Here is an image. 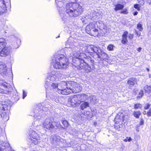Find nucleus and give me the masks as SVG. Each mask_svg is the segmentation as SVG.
<instances>
[{"mask_svg": "<svg viewBox=\"0 0 151 151\" xmlns=\"http://www.w3.org/2000/svg\"><path fill=\"white\" fill-rule=\"evenodd\" d=\"M6 149V148L5 147V146H2L0 147V151H5Z\"/></svg>", "mask_w": 151, "mask_h": 151, "instance_id": "43", "label": "nucleus"}, {"mask_svg": "<svg viewBox=\"0 0 151 151\" xmlns=\"http://www.w3.org/2000/svg\"><path fill=\"white\" fill-rule=\"evenodd\" d=\"M136 80L134 78H130L128 79L127 83L129 85L133 86L136 83Z\"/></svg>", "mask_w": 151, "mask_h": 151, "instance_id": "26", "label": "nucleus"}, {"mask_svg": "<svg viewBox=\"0 0 151 151\" xmlns=\"http://www.w3.org/2000/svg\"><path fill=\"white\" fill-rule=\"evenodd\" d=\"M6 44L4 38H0V56L6 57L8 55L10 52V49L5 47Z\"/></svg>", "mask_w": 151, "mask_h": 151, "instance_id": "7", "label": "nucleus"}, {"mask_svg": "<svg viewBox=\"0 0 151 151\" xmlns=\"http://www.w3.org/2000/svg\"><path fill=\"white\" fill-rule=\"evenodd\" d=\"M90 98L92 102H95L96 101V97L95 96H91L90 97Z\"/></svg>", "mask_w": 151, "mask_h": 151, "instance_id": "36", "label": "nucleus"}, {"mask_svg": "<svg viewBox=\"0 0 151 151\" xmlns=\"http://www.w3.org/2000/svg\"><path fill=\"white\" fill-rule=\"evenodd\" d=\"M134 7L137 9L138 11H139L140 10V7L139 5L138 4H135L134 5Z\"/></svg>", "mask_w": 151, "mask_h": 151, "instance_id": "39", "label": "nucleus"}, {"mask_svg": "<svg viewBox=\"0 0 151 151\" xmlns=\"http://www.w3.org/2000/svg\"><path fill=\"white\" fill-rule=\"evenodd\" d=\"M56 127L58 128H60L62 127V126L60 125V122L57 123V124L56 125Z\"/></svg>", "mask_w": 151, "mask_h": 151, "instance_id": "50", "label": "nucleus"}, {"mask_svg": "<svg viewBox=\"0 0 151 151\" xmlns=\"http://www.w3.org/2000/svg\"><path fill=\"white\" fill-rule=\"evenodd\" d=\"M38 113H39V114H40V111H38Z\"/></svg>", "mask_w": 151, "mask_h": 151, "instance_id": "58", "label": "nucleus"}, {"mask_svg": "<svg viewBox=\"0 0 151 151\" xmlns=\"http://www.w3.org/2000/svg\"><path fill=\"white\" fill-rule=\"evenodd\" d=\"M97 58L101 60H106L108 59V56L107 54L105 53L102 50L99 55H97Z\"/></svg>", "mask_w": 151, "mask_h": 151, "instance_id": "20", "label": "nucleus"}, {"mask_svg": "<svg viewBox=\"0 0 151 151\" xmlns=\"http://www.w3.org/2000/svg\"><path fill=\"white\" fill-rule=\"evenodd\" d=\"M23 99H24V98L27 96V93L25 92V91H23Z\"/></svg>", "mask_w": 151, "mask_h": 151, "instance_id": "48", "label": "nucleus"}, {"mask_svg": "<svg viewBox=\"0 0 151 151\" xmlns=\"http://www.w3.org/2000/svg\"><path fill=\"white\" fill-rule=\"evenodd\" d=\"M102 50L100 47L94 46L93 52L92 53L94 55L93 56V57L94 58L97 59V55H99Z\"/></svg>", "mask_w": 151, "mask_h": 151, "instance_id": "19", "label": "nucleus"}, {"mask_svg": "<svg viewBox=\"0 0 151 151\" xmlns=\"http://www.w3.org/2000/svg\"><path fill=\"white\" fill-rule=\"evenodd\" d=\"M151 105L149 104H146L144 106V109H148L150 106Z\"/></svg>", "mask_w": 151, "mask_h": 151, "instance_id": "42", "label": "nucleus"}, {"mask_svg": "<svg viewBox=\"0 0 151 151\" xmlns=\"http://www.w3.org/2000/svg\"><path fill=\"white\" fill-rule=\"evenodd\" d=\"M68 85L70 84H67L65 82H61L59 83H52L51 84V87L52 89H50V90L52 91L57 92L58 93L62 95H68L70 94V92L68 91L69 87Z\"/></svg>", "mask_w": 151, "mask_h": 151, "instance_id": "3", "label": "nucleus"}, {"mask_svg": "<svg viewBox=\"0 0 151 151\" xmlns=\"http://www.w3.org/2000/svg\"><path fill=\"white\" fill-rule=\"evenodd\" d=\"M143 124H144V123H143V120H142V119L140 121V124L141 125H143Z\"/></svg>", "mask_w": 151, "mask_h": 151, "instance_id": "51", "label": "nucleus"}, {"mask_svg": "<svg viewBox=\"0 0 151 151\" xmlns=\"http://www.w3.org/2000/svg\"><path fill=\"white\" fill-rule=\"evenodd\" d=\"M142 26V24L140 23H139L137 24V28L141 32L142 31L143 29Z\"/></svg>", "mask_w": 151, "mask_h": 151, "instance_id": "34", "label": "nucleus"}, {"mask_svg": "<svg viewBox=\"0 0 151 151\" xmlns=\"http://www.w3.org/2000/svg\"><path fill=\"white\" fill-rule=\"evenodd\" d=\"M125 116L122 113L118 114L116 117V119H119L123 122L126 121L125 119Z\"/></svg>", "mask_w": 151, "mask_h": 151, "instance_id": "25", "label": "nucleus"}, {"mask_svg": "<svg viewBox=\"0 0 151 151\" xmlns=\"http://www.w3.org/2000/svg\"><path fill=\"white\" fill-rule=\"evenodd\" d=\"M66 11L70 17H77L83 13V8L78 3H71L66 4Z\"/></svg>", "mask_w": 151, "mask_h": 151, "instance_id": "2", "label": "nucleus"}, {"mask_svg": "<svg viewBox=\"0 0 151 151\" xmlns=\"http://www.w3.org/2000/svg\"><path fill=\"white\" fill-rule=\"evenodd\" d=\"M121 13L124 14H127L128 13V12H127V10H123L122 11H121Z\"/></svg>", "mask_w": 151, "mask_h": 151, "instance_id": "45", "label": "nucleus"}, {"mask_svg": "<svg viewBox=\"0 0 151 151\" xmlns=\"http://www.w3.org/2000/svg\"><path fill=\"white\" fill-rule=\"evenodd\" d=\"M50 139L52 140L53 141V142H55V140H56V138H51V137H50Z\"/></svg>", "mask_w": 151, "mask_h": 151, "instance_id": "53", "label": "nucleus"}, {"mask_svg": "<svg viewBox=\"0 0 151 151\" xmlns=\"http://www.w3.org/2000/svg\"><path fill=\"white\" fill-rule=\"evenodd\" d=\"M134 14V16H135L137 15L138 14V12H134V13H133Z\"/></svg>", "mask_w": 151, "mask_h": 151, "instance_id": "54", "label": "nucleus"}, {"mask_svg": "<svg viewBox=\"0 0 151 151\" xmlns=\"http://www.w3.org/2000/svg\"><path fill=\"white\" fill-rule=\"evenodd\" d=\"M142 105L139 104H136L135 105L134 109H138L142 107Z\"/></svg>", "mask_w": 151, "mask_h": 151, "instance_id": "38", "label": "nucleus"}, {"mask_svg": "<svg viewBox=\"0 0 151 151\" xmlns=\"http://www.w3.org/2000/svg\"><path fill=\"white\" fill-rule=\"evenodd\" d=\"M74 58L73 60V64L77 68H80V64L81 63H88L91 62V58L87 56L85 54L83 53H80L79 55L76 53L74 55Z\"/></svg>", "mask_w": 151, "mask_h": 151, "instance_id": "4", "label": "nucleus"}, {"mask_svg": "<svg viewBox=\"0 0 151 151\" xmlns=\"http://www.w3.org/2000/svg\"><path fill=\"white\" fill-rule=\"evenodd\" d=\"M80 68H77L78 69L81 70L82 69H84L85 71L87 72H90L94 68V66L93 65H91V66L88 65V63H81L80 64V65H79Z\"/></svg>", "mask_w": 151, "mask_h": 151, "instance_id": "15", "label": "nucleus"}, {"mask_svg": "<svg viewBox=\"0 0 151 151\" xmlns=\"http://www.w3.org/2000/svg\"><path fill=\"white\" fill-rule=\"evenodd\" d=\"M89 107V103L87 102H83L81 104L80 108L82 110H83L88 107Z\"/></svg>", "mask_w": 151, "mask_h": 151, "instance_id": "27", "label": "nucleus"}, {"mask_svg": "<svg viewBox=\"0 0 151 151\" xmlns=\"http://www.w3.org/2000/svg\"><path fill=\"white\" fill-rule=\"evenodd\" d=\"M12 89V88L9 83L4 81H0V93L9 94Z\"/></svg>", "mask_w": 151, "mask_h": 151, "instance_id": "9", "label": "nucleus"}, {"mask_svg": "<svg viewBox=\"0 0 151 151\" xmlns=\"http://www.w3.org/2000/svg\"><path fill=\"white\" fill-rule=\"evenodd\" d=\"M133 114L135 117L138 118L141 114V113L139 111H134L133 113Z\"/></svg>", "mask_w": 151, "mask_h": 151, "instance_id": "32", "label": "nucleus"}, {"mask_svg": "<svg viewBox=\"0 0 151 151\" xmlns=\"http://www.w3.org/2000/svg\"><path fill=\"white\" fill-rule=\"evenodd\" d=\"M7 70L6 66L3 63L0 65V73H2L4 74H6Z\"/></svg>", "mask_w": 151, "mask_h": 151, "instance_id": "24", "label": "nucleus"}, {"mask_svg": "<svg viewBox=\"0 0 151 151\" xmlns=\"http://www.w3.org/2000/svg\"><path fill=\"white\" fill-rule=\"evenodd\" d=\"M141 49H142V48H141V47H139V48L138 49H137V51H138L139 52H140V51H141Z\"/></svg>", "mask_w": 151, "mask_h": 151, "instance_id": "52", "label": "nucleus"}, {"mask_svg": "<svg viewBox=\"0 0 151 151\" xmlns=\"http://www.w3.org/2000/svg\"><path fill=\"white\" fill-rule=\"evenodd\" d=\"M134 37V35L132 34H129L128 36V38L129 39L132 40L133 39Z\"/></svg>", "mask_w": 151, "mask_h": 151, "instance_id": "46", "label": "nucleus"}, {"mask_svg": "<svg viewBox=\"0 0 151 151\" xmlns=\"http://www.w3.org/2000/svg\"><path fill=\"white\" fill-rule=\"evenodd\" d=\"M68 59L63 54H59L52 58L51 63L56 69H65L68 67Z\"/></svg>", "mask_w": 151, "mask_h": 151, "instance_id": "1", "label": "nucleus"}, {"mask_svg": "<svg viewBox=\"0 0 151 151\" xmlns=\"http://www.w3.org/2000/svg\"><path fill=\"white\" fill-rule=\"evenodd\" d=\"M4 0H0V15L6 12V7Z\"/></svg>", "mask_w": 151, "mask_h": 151, "instance_id": "16", "label": "nucleus"}, {"mask_svg": "<svg viewBox=\"0 0 151 151\" xmlns=\"http://www.w3.org/2000/svg\"><path fill=\"white\" fill-rule=\"evenodd\" d=\"M1 127H0V132H1Z\"/></svg>", "mask_w": 151, "mask_h": 151, "instance_id": "57", "label": "nucleus"}, {"mask_svg": "<svg viewBox=\"0 0 151 151\" xmlns=\"http://www.w3.org/2000/svg\"><path fill=\"white\" fill-rule=\"evenodd\" d=\"M94 46L92 45H87V46L84 48V49L85 51L88 53H92Z\"/></svg>", "mask_w": 151, "mask_h": 151, "instance_id": "22", "label": "nucleus"}, {"mask_svg": "<svg viewBox=\"0 0 151 151\" xmlns=\"http://www.w3.org/2000/svg\"><path fill=\"white\" fill-rule=\"evenodd\" d=\"M51 138H56V140H55V142H58L60 141L61 138L59 136H56L55 135H53L51 136Z\"/></svg>", "mask_w": 151, "mask_h": 151, "instance_id": "33", "label": "nucleus"}, {"mask_svg": "<svg viewBox=\"0 0 151 151\" xmlns=\"http://www.w3.org/2000/svg\"><path fill=\"white\" fill-rule=\"evenodd\" d=\"M146 69H147V70L148 72H149V68H146Z\"/></svg>", "mask_w": 151, "mask_h": 151, "instance_id": "55", "label": "nucleus"}, {"mask_svg": "<svg viewBox=\"0 0 151 151\" xmlns=\"http://www.w3.org/2000/svg\"><path fill=\"white\" fill-rule=\"evenodd\" d=\"M96 24L95 22L91 23L86 28V31L88 34L94 37L97 36L99 33L98 30L95 27Z\"/></svg>", "mask_w": 151, "mask_h": 151, "instance_id": "8", "label": "nucleus"}, {"mask_svg": "<svg viewBox=\"0 0 151 151\" xmlns=\"http://www.w3.org/2000/svg\"><path fill=\"white\" fill-rule=\"evenodd\" d=\"M5 151H14V150L12 149L11 147L9 146V147H6Z\"/></svg>", "mask_w": 151, "mask_h": 151, "instance_id": "44", "label": "nucleus"}, {"mask_svg": "<svg viewBox=\"0 0 151 151\" xmlns=\"http://www.w3.org/2000/svg\"><path fill=\"white\" fill-rule=\"evenodd\" d=\"M35 113H37V114H38V113H37V110H36L35 111Z\"/></svg>", "mask_w": 151, "mask_h": 151, "instance_id": "56", "label": "nucleus"}, {"mask_svg": "<svg viewBox=\"0 0 151 151\" xmlns=\"http://www.w3.org/2000/svg\"><path fill=\"white\" fill-rule=\"evenodd\" d=\"M69 42L68 41H67L66 42V47L67 48H70L73 51H74V52L73 53V57L72 58L73 59L74 58V55H75V54H76V53L78 55H80V53H81L80 50H82V49L81 48H80V46H76L75 45H73L72 44L70 45L69 46L68 45V43Z\"/></svg>", "mask_w": 151, "mask_h": 151, "instance_id": "14", "label": "nucleus"}, {"mask_svg": "<svg viewBox=\"0 0 151 151\" xmlns=\"http://www.w3.org/2000/svg\"><path fill=\"white\" fill-rule=\"evenodd\" d=\"M8 144V145H9V144Z\"/></svg>", "mask_w": 151, "mask_h": 151, "instance_id": "59", "label": "nucleus"}, {"mask_svg": "<svg viewBox=\"0 0 151 151\" xmlns=\"http://www.w3.org/2000/svg\"><path fill=\"white\" fill-rule=\"evenodd\" d=\"M128 34L127 31H126L124 32L122 35V43L124 44H126L128 42L127 36Z\"/></svg>", "mask_w": 151, "mask_h": 151, "instance_id": "21", "label": "nucleus"}, {"mask_svg": "<svg viewBox=\"0 0 151 151\" xmlns=\"http://www.w3.org/2000/svg\"><path fill=\"white\" fill-rule=\"evenodd\" d=\"M132 140L130 137H127L126 139H124V142L129 141L130 142Z\"/></svg>", "mask_w": 151, "mask_h": 151, "instance_id": "41", "label": "nucleus"}, {"mask_svg": "<svg viewBox=\"0 0 151 151\" xmlns=\"http://www.w3.org/2000/svg\"><path fill=\"white\" fill-rule=\"evenodd\" d=\"M46 95L47 97L50 98L52 100L55 101L56 103H60V98L59 97L56 93H53L52 90L50 92L49 90H46Z\"/></svg>", "mask_w": 151, "mask_h": 151, "instance_id": "12", "label": "nucleus"}, {"mask_svg": "<svg viewBox=\"0 0 151 151\" xmlns=\"http://www.w3.org/2000/svg\"><path fill=\"white\" fill-rule=\"evenodd\" d=\"M29 139L32 147L38 144L40 140V137L35 131H32L29 135Z\"/></svg>", "mask_w": 151, "mask_h": 151, "instance_id": "10", "label": "nucleus"}, {"mask_svg": "<svg viewBox=\"0 0 151 151\" xmlns=\"http://www.w3.org/2000/svg\"><path fill=\"white\" fill-rule=\"evenodd\" d=\"M53 123V122L50 119L48 118L46 119L44 121L43 125L44 128L48 130H52L55 128Z\"/></svg>", "mask_w": 151, "mask_h": 151, "instance_id": "13", "label": "nucleus"}, {"mask_svg": "<svg viewBox=\"0 0 151 151\" xmlns=\"http://www.w3.org/2000/svg\"><path fill=\"white\" fill-rule=\"evenodd\" d=\"M144 90L146 93H149L151 91V87L150 86H146L144 87Z\"/></svg>", "mask_w": 151, "mask_h": 151, "instance_id": "31", "label": "nucleus"}, {"mask_svg": "<svg viewBox=\"0 0 151 151\" xmlns=\"http://www.w3.org/2000/svg\"><path fill=\"white\" fill-rule=\"evenodd\" d=\"M115 6L114 10L116 11L122 9L124 7V6L123 5L119 4L116 5Z\"/></svg>", "mask_w": 151, "mask_h": 151, "instance_id": "29", "label": "nucleus"}, {"mask_svg": "<svg viewBox=\"0 0 151 151\" xmlns=\"http://www.w3.org/2000/svg\"><path fill=\"white\" fill-rule=\"evenodd\" d=\"M113 45H109L107 47V49L109 50H113Z\"/></svg>", "mask_w": 151, "mask_h": 151, "instance_id": "40", "label": "nucleus"}, {"mask_svg": "<svg viewBox=\"0 0 151 151\" xmlns=\"http://www.w3.org/2000/svg\"><path fill=\"white\" fill-rule=\"evenodd\" d=\"M11 106L10 102L4 101L0 104V117L5 122L9 119V116L6 111L10 109Z\"/></svg>", "mask_w": 151, "mask_h": 151, "instance_id": "5", "label": "nucleus"}, {"mask_svg": "<svg viewBox=\"0 0 151 151\" xmlns=\"http://www.w3.org/2000/svg\"><path fill=\"white\" fill-rule=\"evenodd\" d=\"M73 96L76 103V105L80 104H81V102L79 100L78 94L73 95Z\"/></svg>", "mask_w": 151, "mask_h": 151, "instance_id": "30", "label": "nucleus"}, {"mask_svg": "<svg viewBox=\"0 0 151 151\" xmlns=\"http://www.w3.org/2000/svg\"><path fill=\"white\" fill-rule=\"evenodd\" d=\"M63 76V74L60 73L59 71H56L53 70L49 75L45 82V87L46 90L49 89L48 87L51 84L49 83L50 81H55L61 79Z\"/></svg>", "mask_w": 151, "mask_h": 151, "instance_id": "6", "label": "nucleus"}, {"mask_svg": "<svg viewBox=\"0 0 151 151\" xmlns=\"http://www.w3.org/2000/svg\"><path fill=\"white\" fill-rule=\"evenodd\" d=\"M147 115L148 116H151V108L149 111L147 112Z\"/></svg>", "mask_w": 151, "mask_h": 151, "instance_id": "49", "label": "nucleus"}, {"mask_svg": "<svg viewBox=\"0 0 151 151\" xmlns=\"http://www.w3.org/2000/svg\"><path fill=\"white\" fill-rule=\"evenodd\" d=\"M42 106V111H47L49 109V108H50L51 105L49 102H45L42 103L41 104H39L38 106L40 107Z\"/></svg>", "mask_w": 151, "mask_h": 151, "instance_id": "18", "label": "nucleus"}, {"mask_svg": "<svg viewBox=\"0 0 151 151\" xmlns=\"http://www.w3.org/2000/svg\"><path fill=\"white\" fill-rule=\"evenodd\" d=\"M62 124L65 127H68L69 125V124L68 122L66 120L63 121L62 122Z\"/></svg>", "mask_w": 151, "mask_h": 151, "instance_id": "37", "label": "nucleus"}, {"mask_svg": "<svg viewBox=\"0 0 151 151\" xmlns=\"http://www.w3.org/2000/svg\"><path fill=\"white\" fill-rule=\"evenodd\" d=\"M135 32L136 34L137 35V36H138V37L140 36L141 35V33L138 32L137 30H135Z\"/></svg>", "mask_w": 151, "mask_h": 151, "instance_id": "47", "label": "nucleus"}, {"mask_svg": "<svg viewBox=\"0 0 151 151\" xmlns=\"http://www.w3.org/2000/svg\"><path fill=\"white\" fill-rule=\"evenodd\" d=\"M78 95L81 103L83 101H84L87 99V96L85 94H78Z\"/></svg>", "mask_w": 151, "mask_h": 151, "instance_id": "28", "label": "nucleus"}, {"mask_svg": "<svg viewBox=\"0 0 151 151\" xmlns=\"http://www.w3.org/2000/svg\"><path fill=\"white\" fill-rule=\"evenodd\" d=\"M68 104L72 106H75L76 105V103L73 96H71L68 98Z\"/></svg>", "mask_w": 151, "mask_h": 151, "instance_id": "23", "label": "nucleus"}, {"mask_svg": "<svg viewBox=\"0 0 151 151\" xmlns=\"http://www.w3.org/2000/svg\"><path fill=\"white\" fill-rule=\"evenodd\" d=\"M72 85L71 87H69L68 91L70 93H76L80 92L82 90V87L80 86L79 84L74 82L71 83Z\"/></svg>", "mask_w": 151, "mask_h": 151, "instance_id": "11", "label": "nucleus"}, {"mask_svg": "<svg viewBox=\"0 0 151 151\" xmlns=\"http://www.w3.org/2000/svg\"><path fill=\"white\" fill-rule=\"evenodd\" d=\"M55 2L56 3L57 6L59 7V8L61 9V10L60 9H59V12L60 13V15L62 16V14H63V12H62V10L63 9V7L64 5L63 2L62 1V0H55Z\"/></svg>", "mask_w": 151, "mask_h": 151, "instance_id": "17", "label": "nucleus"}, {"mask_svg": "<svg viewBox=\"0 0 151 151\" xmlns=\"http://www.w3.org/2000/svg\"><path fill=\"white\" fill-rule=\"evenodd\" d=\"M143 92L142 90H141L139 93L138 94L137 96V98H141L143 96Z\"/></svg>", "mask_w": 151, "mask_h": 151, "instance_id": "35", "label": "nucleus"}]
</instances>
